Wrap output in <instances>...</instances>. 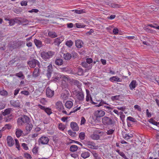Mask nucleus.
I'll use <instances>...</instances> for the list:
<instances>
[{
    "mask_svg": "<svg viewBox=\"0 0 159 159\" xmlns=\"http://www.w3.org/2000/svg\"><path fill=\"white\" fill-rule=\"evenodd\" d=\"M102 122L105 125H114L115 124V122L113 120L106 116L102 118Z\"/></svg>",
    "mask_w": 159,
    "mask_h": 159,
    "instance_id": "obj_1",
    "label": "nucleus"
},
{
    "mask_svg": "<svg viewBox=\"0 0 159 159\" xmlns=\"http://www.w3.org/2000/svg\"><path fill=\"white\" fill-rule=\"evenodd\" d=\"M55 52L52 51L43 52L41 53V55L43 59L45 60L51 58L54 54Z\"/></svg>",
    "mask_w": 159,
    "mask_h": 159,
    "instance_id": "obj_2",
    "label": "nucleus"
},
{
    "mask_svg": "<svg viewBox=\"0 0 159 159\" xmlns=\"http://www.w3.org/2000/svg\"><path fill=\"white\" fill-rule=\"evenodd\" d=\"M29 121V118L27 116H24L22 117L18 118L17 123L19 125L21 126L25 123H28Z\"/></svg>",
    "mask_w": 159,
    "mask_h": 159,
    "instance_id": "obj_3",
    "label": "nucleus"
},
{
    "mask_svg": "<svg viewBox=\"0 0 159 159\" xmlns=\"http://www.w3.org/2000/svg\"><path fill=\"white\" fill-rule=\"evenodd\" d=\"M70 74H77L79 75H83V70L80 68H75L74 70L70 71Z\"/></svg>",
    "mask_w": 159,
    "mask_h": 159,
    "instance_id": "obj_4",
    "label": "nucleus"
},
{
    "mask_svg": "<svg viewBox=\"0 0 159 159\" xmlns=\"http://www.w3.org/2000/svg\"><path fill=\"white\" fill-rule=\"evenodd\" d=\"M86 146L89 148L93 149H97L98 148V146H96L95 143L92 141H88L86 142Z\"/></svg>",
    "mask_w": 159,
    "mask_h": 159,
    "instance_id": "obj_5",
    "label": "nucleus"
},
{
    "mask_svg": "<svg viewBox=\"0 0 159 159\" xmlns=\"http://www.w3.org/2000/svg\"><path fill=\"white\" fill-rule=\"evenodd\" d=\"M105 114V112L101 110H97L94 113V115L97 118L103 116Z\"/></svg>",
    "mask_w": 159,
    "mask_h": 159,
    "instance_id": "obj_6",
    "label": "nucleus"
},
{
    "mask_svg": "<svg viewBox=\"0 0 159 159\" xmlns=\"http://www.w3.org/2000/svg\"><path fill=\"white\" fill-rule=\"evenodd\" d=\"M76 98L79 101H82L84 99V95L82 92L78 91L75 92Z\"/></svg>",
    "mask_w": 159,
    "mask_h": 159,
    "instance_id": "obj_7",
    "label": "nucleus"
},
{
    "mask_svg": "<svg viewBox=\"0 0 159 159\" xmlns=\"http://www.w3.org/2000/svg\"><path fill=\"white\" fill-rule=\"evenodd\" d=\"M39 142L42 144H46L48 143L49 141V139L48 137L43 136L40 138L39 139Z\"/></svg>",
    "mask_w": 159,
    "mask_h": 159,
    "instance_id": "obj_8",
    "label": "nucleus"
},
{
    "mask_svg": "<svg viewBox=\"0 0 159 159\" xmlns=\"http://www.w3.org/2000/svg\"><path fill=\"white\" fill-rule=\"evenodd\" d=\"M28 63L30 66L32 68L34 67L36 64L38 65V66L39 64V62L37 60L34 59L29 61Z\"/></svg>",
    "mask_w": 159,
    "mask_h": 159,
    "instance_id": "obj_9",
    "label": "nucleus"
},
{
    "mask_svg": "<svg viewBox=\"0 0 159 159\" xmlns=\"http://www.w3.org/2000/svg\"><path fill=\"white\" fill-rule=\"evenodd\" d=\"M69 92L68 90L65 89L61 95V98L64 100L67 99L69 96Z\"/></svg>",
    "mask_w": 159,
    "mask_h": 159,
    "instance_id": "obj_10",
    "label": "nucleus"
},
{
    "mask_svg": "<svg viewBox=\"0 0 159 159\" xmlns=\"http://www.w3.org/2000/svg\"><path fill=\"white\" fill-rule=\"evenodd\" d=\"M64 40V38L63 36L59 37L56 38L54 40L55 45L58 46Z\"/></svg>",
    "mask_w": 159,
    "mask_h": 159,
    "instance_id": "obj_11",
    "label": "nucleus"
},
{
    "mask_svg": "<svg viewBox=\"0 0 159 159\" xmlns=\"http://www.w3.org/2000/svg\"><path fill=\"white\" fill-rule=\"evenodd\" d=\"M70 127L74 131H78L79 130V127L75 122H71L70 124Z\"/></svg>",
    "mask_w": 159,
    "mask_h": 159,
    "instance_id": "obj_12",
    "label": "nucleus"
},
{
    "mask_svg": "<svg viewBox=\"0 0 159 159\" xmlns=\"http://www.w3.org/2000/svg\"><path fill=\"white\" fill-rule=\"evenodd\" d=\"M7 142L8 145L9 147H12L14 144V141L11 136H8L7 139Z\"/></svg>",
    "mask_w": 159,
    "mask_h": 159,
    "instance_id": "obj_13",
    "label": "nucleus"
},
{
    "mask_svg": "<svg viewBox=\"0 0 159 159\" xmlns=\"http://www.w3.org/2000/svg\"><path fill=\"white\" fill-rule=\"evenodd\" d=\"M138 84L136 80H132L129 85V87L130 90H133L137 86Z\"/></svg>",
    "mask_w": 159,
    "mask_h": 159,
    "instance_id": "obj_14",
    "label": "nucleus"
},
{
    "mask_svg": "<svg viewBox=\"0 0 159 159\" xmlns=\"http://www.w3.org/2000/svg\"><path fill=\"white\" fill-rule=\"evenodd\" d=\"M47 96L49 97H52L54 94V91L51 90L49 87L47 88L46 89V93Z\"/></svg>",
    "mask_w": 159,
    "mask_h": 159,
    "instance_id": "obj_15",
    "label": "nucleus"
},
{
    "mask_svg": "<svg viewBox=\"0 0 159 159\" xmlns=\"http://www.w3.org/2000/svg\"><path fill=\"white\" fill-rule=\"evenodd\" d=\"M109 80L110 81L112 82H120L122 81V79L117 76L111 77L109 78Z\"/></svg>",
    "mask_w": 159,
    "mask_h": 159,
    "instance_id": "obj_16",
    "label": "nucleus"
},
{
    "mask_svg": "<svg viewBox=\"0 0 159 159\" xmlns=\"http://www.w3.org/2000/svg\"><path fill=\"white\" fill-rule=\"evenodd\" d=\"M52 71V63H50L48 66L47 76L48 78H50L51 76V74Z\"/></svg>",
    "mask_w": 159,
    "mask_h": 159,
    "instance_id": "obj_17",
    "label": "nucleus"
},
{
    "mask_svg": "<svg viewBox=\"0 0 159 159\" xmlns=\"http://www.w3.org/2000/svg\"><path fill=\"white\" fill-rule=\"evenodd\" d=\"M75 44L77 48H80L83 46L84 43L82 40L78 39L75 41Z\"/></svg>",
    "mask_w": 159,
    "mask_h": 159,
    "instance_id": "obj_18",
    "label": "nucleus"
},
{
    "mask_svg": "<svg viewBox=\"0 0 159 159\" xmlns=\"http://www.w3.org/2000/svg\"><path fill=\"white\" fill-rule=\"evenodd\" d=\"M56 108L60 111H62L64 107L61 102H57L56 104Z\"/></svg>",
    "mask_w": 159,
    "mask_h": 159,
    "instance_id": "obj_19",
    "label": "nucleus"
},
{
    "mask_svg": "<svg viewBox=\"0 0 159 159\" xmlns=\"http://www.w3.org/2000/svg\"><path fill=\"white\" fill-rule=\"evenodd\" d=\"M90 156V153L88 151H84L82 152L81 156L84 159L89 157Z\"/></svg>",
    "mask_w": 159,
    "mask_h": 159,
    "instance_id": "obj_20",
    "label": "nucleus"
},
{
    "mask_svg": "<svg viewBox=\"0 0 159 159\" xmlns=\"http://www.w3.org/2000/svg\"><path fill=\"white\" fill-rule=\"evenodd\" d=\"M11 105L15 107H18L20 106V102L18 100L16 101L12 100L10 101Z\"/></svg>",
    "mask_w": 159,
    "mask_h": 159,
    "instance_id": "obj_21",
    "label": "nucleus"
},
{
    "mask_svg": "<svg viewBox=\"0 0 159 159\" xmlns=\"http://www.w3.org/2000/svg\"><path fill=\"white\" fill-rule=\"evenodd\" d=\"M27 124L25 127V129L28 132L26 134H27L30 131L32 128V125L30 123H26Z\"/></svg>",
    "mask_w": 159,
    "mask_h": 159,
    "instance_id": "obj_22",
    "label": "nucleus"
},
{
    "mask_svg": "<svg viewBox=\"0 0 159 159\" xmlns=\"http://www.w3.org/2000/svg\"><path fill=\"white\" fill-rule=\"evenodd\" d=\"M70 82L74 84V85L77 86L79 88L81 85V83L79 81L77 80H72L71 81H70Z\"/></svg>",
    "mask_w": 159,
    "mask_h": 159,
    "instance_id": "obj_23",
    "label": "nucleus"
},
{
    "mask_svg": "<svg viewBox=\"0 0 159 159\" xmlns=\"http://www.w3.org/2000/svg\"><path fill=\"white\" fill-rule=\"evenodd\" d=\"M90 138L94 140H98L100 138V136L98 134L93 133L90 136Z\"/></svg>",
    "mask_w": 159,
    "mask_h": 159,
    "instance_id": "obj_24",
    "label": "nucleus"
},
{
    "mask_svg": "<svg viewBox=\"0 0 159 159\" xmlns=\"http://www.w3.org/2000/svg\"><path fill=\"white\" fill-rule=\"evenodd\" d=\"M35 45L37 47L40 48L42 46V43L41 41L37 39H35L34 40Z\"/></svg>",
    "mask_w": 159,
    "mask_h": 159,
    "instance_id": "obj_25",
    "label": "nucleus"
},
{
    "mask_svg": "<svg viewBox=\"0 0 159 159\" xmlns=\"http://www.w3.org/2000/svg\"><path fill=\"white\" fill-rule=\"evenodd\" d=\"M104 104H107V105H110L109 104L107 103L103 100H101L100 102L98 104L97 103V104H96V105H95V107H99L101 106H103V105Z\"/></svg>",
    "mask_w": 159,
    "mask_h": 159,
    "instance_id": "obj_26",
    "label": "nucleus"
},
{
    "mask_svg": "<svg viewBox=\"0 0 159 159\" xmlns=\"http://www.w3.org/2000/svg\"><path fill=\"white\" fill-rule=\"evenodd\" d=\"M48 35L49 36L52 38H55L57 36V34L55 32L53 31L49 32Z\"/></svg>",
    "mask_w": 159,
    "mask_h": 159,
    "instance_id": "obj_27",
    "label": "nucleus"
},
{
    "mask_svg": "<svg viewBox=\"0 0 159 159\" xmlns=\"http://www.w3.org/2000/svg\"><path fill=\"white\" fill-rule=\"evenodd\" d=\"M23 133V131L20 129H16V134L17 137H20Z\"/></svg>",
    "mask_w": 159,
    "mask_h": 159,
    "instance_id": "obj_28",
    "label": "nucleus"
},
{
    "mask_svg": "<svg viewBox=\"0 0 159 159\" xmlns=\"http://www.w3.org/2000/svg\"><path fill=\"white\" fill-rule=\"evenodd\" d=\"M116 152H118V154L122 157L125 159H129L126 157L125 153L122 152H120V150H116Z\"/></svg>",
    "mask_w": 159,
    "mask_h": 159,
    "instance_id": "obj_29",
    "label": "nucleus"
},
{
    "mask_svg": "<svg viewBox=\"0 0 159 159\" xmlns=\"http://www.w3.org/2000/svg\"><path fill=\"white\" fill-rule=\"evenodd\" d=\"M63 60L60 58L57 59L55 61V63L58 66H61L63 64Z\"/></svg>",
    "mask_w": 159,
    "mask_h": 159,
    "instance_id": "obj_30",
    "label": "nucleus"
},
{
    "mask_svg": "<svg viewBox=\"0 0 159 159\" xmlns=\"http://www.w3.org/2000/svg\"><path fill=\"white\" fill-rule=\"evenodd\" d=\"M11 109L10 108H8L6 109L2 113V114L3 116H6L9 114L11 112Z\"/></svg>",
    "mask_w": 159,
    "mask_h": 159,
    "instance_id": "obj_31",
    "label": "nucleus"
},
{
    "mask_svg": "<svg viewBox=\"0 0 159 159\" xmlns=\"http://www.w3.org/2000/svg\"><path fill=\"white\" fill-rule=\"evenodd\" d=\"M71 157L70 159H78V155L75 153L73 152L72 153H70Z\"/></svg>",
    "mask_w": 159,
    "mask_h": 159,
    "instance_id": "obj_32",
    "label": "nucleus"
},
{
    "mask_svg": "<svg viewBox=\"0 0 159 159\" xmlns=\"http://www.w3.org/2000/svg\"><path fill=\"white\" fill-rule=\"evenodd\" d=\"M133 137V135L132 134L128 133L125 134V136L124 137L125 139H129Z\"/></svg>",
    "mask_w": 159,
    "mask_h": 159,
    "instance_id": "obj_33",
    "label": "nucleus"
},
{
    "mask_svg": "<svg viewBox=\"0 0 159 159\" xmlns=\"http://www.w3.org/2000/svg\"><path fill=\"white\" fill-rule=\"evenodd\" d=\"M21 24H23L24 25H26L29 24L30 23V21L26 19L21 18Z\"/></svg>",
    "mask_w": 159,
    "mask_h": 159,
    "instance_id": "obj_34",
    "label": "nucleus"
},
{
    "mask_svg": "<svg viewBox=\"0 0 159 159\" xmlns=\"http://www.w3.org/2000/svg\"><path fill=\"white\" fill-rule=\"evenodd\" d=\"M78 147L76 145H72L70 146V151L75 152L77 150Z\"/></svg>",
    "mask_w": 159,
    "mask_h": 159,
    "instance_id": "obj_35",
    "label": "nucleus"
},
{
    "mask_svg": "<svg viewBox=\"0 0 159 159\" xmlns=\"http://www.w3.org/2000/svg\"><path fill=\"white\" fill-rule=\"evenodd\" d=\"M110 7L113 8H119L121 7V5L115 3H111L109 5Z\"/></svg>",
    "mask_w": 159,
    "mask_h": 159,
    "instance_id": "obj_36",
    "label": "nucleus"
},
{
    "mask_svg": "<svg viewBox=\"0 0 159 159\" xmlns=\"http://www.w3.org/2000/svg\"><path fill=\"white\" fill-rule=\"evenodd\" d=\"M0 94L2 96H6L7 95V92L3 89H0Z\"/></svg>",
    "mask_w": 159,
    "mask_h": 159,
    "instance_id": "obj_37",
    "label": "nucleus"
},
{
    "mask_svg": "<svg viewBox=\"0 0 159 159\" xmlns=\"http://www.w3.org/2000/svg\"><path fill=\"white\" fill-rule=\"evenodd\" d=\"M16 76L20 78L21 79H23L24 78L25 76L23 74L22 72H20L16 74Z\"/></svg>",
    "mask_w": 159,
    "mask_h": 159,
    "instance_id": "obj_38",
    "label": "nucleus"
},
{
    "mask_svg": "<svg viewBox=\"0 0 159 159\" xmlns=\"http://www.w3.org/2000/svg\"><path fill=\"white\" fill-rule=\"evenodd\" d=\"M78 57V54L77 53L74 52H72L71 54H70V58L71 57L73 58H75Z\"/></svg>",
    "mask_w": 159,
    "mask_h": 159,
    "instance_id": "obj_39",
    "label": "nucleus"
},
{
    "mask_svg": "<svg viewBox=\"0 0 159 159\" xmlns=\"http://www.w3.org/2000/svg\"><path fill=\"white\" fill-rule=\"evenodd\" d=\"M85 134L83 132H81L79 134V137L81 140H83L84 139Z\"/></svg>",
    "mask_w": 159,
    "mask_h": 159,
    "instance_id": "obj_40",
    "label": "nucleus"
},
{
    "mask_svg": "<svg viewBox=\"0 0 159 159\" xmlns=\"http://www.w3.org/2000/svg\"><path fill=\"white\" fill-rule=\"evenodd\" d=\"M86 100L87 102H88L89 101V98H90V97H91V96L90 95L89 93V91L86 89Z\"/></svg>",
    "mask_w": 159,
    "mask_h": 159,
    "instance_id": "obj_41",
    "label": "nucleus"
},
{
    "mask_svg": "<svg viewBox=\"0 0 159 159\" xmlns=\"http://www.w3.org/2000/svg\"><path fill=\"white\" fill-rule=\"evenodd\" d=\"M120 97V95H119L114 96H112L111 97V99L113 101H115V100H119V99Z\"/></svg>",
    "mask_w": 159,
    "mask_h": 159,
    "instance_id": "obj_42",
    "label": "nucleus"
},
{
    "mask_svg": "<svg viewBox=\"0 0 159 159\" xmlns=\"http://www.w3.org/2000/svg\"><path fill=\"white\" fill-rule=\"evenodd\" d=\"M63 57L64 59L66 60H68L70 59V54L69 53L67 52L64 54Z\"/></svg>",
    "mask_w": 159,
    "mask_h": 159,
    "instance_id": "obj_43",
    "label": "nucleus"
},
{
    "mask_svg": "<svg viewBox=\"0 0 159 159\" xmlns=\"http://www.w3.org/2000/svg\"><path fill=\"white\" fill-rule=\"evenodd\" d=\"M75 25L77 28H84L86 26L85 25L80 23H76Z\"/></svg>",
    "mask_w": 159,
    "mask_h": 159,
    "instance_id": "obj_44",
    "label": "nucleus"
},
{
    "mask_svg": "<svg viewBox=\"0 0 159 159\" xmlns=\"http://www.w3.org/2000/svg\"><path fill=\"white\" fill-rule=\"evenodd\" d=\"M39 73V69L38 68H36L34 69V71H33V74L34 76L36 77L38 76Z\"/></svg>",
    "mask_w": 159,
    "mask_h": 159,
    "instance_id": "obj_45",
    "label": "nucleus"
},
{
    "mask_svg": "<svg viewBox=\"0 0 159 159\" xmlns=\"http://www.w3.org/2000/svg\"><path fill=\"white\" fill-rule=\"evenodd\" d=\"M11 125L10 124H7L5 125L2 128V130L3 131L6 129H11Z\"/></svg>",
    "mask_w": 159,
    "mask_h": 159,
    "instance_id": "obj_46",
    "label": "nucleus"
},
{
    "mask_svg": "<svg viewBox=\"0 0 159 159\" xmlns=\"http://www.w3.org/2000/svg\"><path fill=\"white\" fill-rule=\"evenodd\" d=\"M21 18H16L14 19L15 23H18L19 25L21 24Z\"/></svg>",
    "mask_w": 159,
    "mask_h": 159,
    "instance_id": "obj_47",
    "label": "nucleus"
},
{
    "mask_svg": "<svg viewBox=\"0 0 159 159\" xmlns=\"http://www.w3.org/2000/svg\"><path fill=\"white\" fill-rule=\"evenodd\" d=\"M58 127L60 130L62 131L65 129V126L62 123H60L59 124Z\"/></svg>",
    "mask_w": 159,
    "mask_h": 159,
    "instance_id": "obj_48",
    "label": "nucleus"
},
{
    "mask_svg": "<svg viewBox=\"0 0 159 159\" xmlns=\"http://www.w3.org/2000/svg\"><path fill=\"white\" fill-rule=\"evenodd\" d=\"M15 145L16 146V147L18 149V150H19L20 149V147L19 142L18 141V140L16 139H15Z\"/></svg>",
    "mask_w": 159,
    "mask_h": 159,
    "instance_id": "obj_49",
    "label": "nucleus"
},
{
    "mask_svg": "<svg viewBox=\"0 0 159 159\" xmlns=\"http://www.w3.org/2000/svg\"><path fill=\"white\" fill-rule=\"evenodd\" d=\"M149 122L154 125H156V126H157V125H158V123L157 122V121H155V120H153V119H150L149 120Z\"/></svg>",
    "mask_w": 159,
    "mask_h": 159,
    "instance_id": "obj_50",
    "label": "nucleus"
},
{
    "mask_svg": "<svg viewBox=\"0 0 159 159\" xmlns=\"http://www.w3.org/2000/svg\"><path fill=\"white\" fill-rule=\"evenodd\" d=\"M24 156L25 158L27 159H31L32 157L31 155L27 153H24Z\"/></svg>",
    "mask_w": 159,
    "mask_h": 159,
    "instance_id": "obj_51",
    "label": "nucleus"
},
{
    "mask_svg": "<svg viewBox=\"0 0 159 159\" xmlns=\"http://www.w3.org/2000/svg\"><path fill=\"white\" fill-rule=\"evenodd\" d=\"M20 93L22 94H23L25 96H27L30 95V92L27 91L23 90L21 91Z\"/></svg>",
    "mask_w": 159,
    "mask_h": 159,
    "instance_id": "obj_52",
    "label": "nucleus"
},
{
    "mask_svg": "<svg viewBox=\"0 0 159 159\" xmlns=\"http://www.w3.org/2000/svg\"><path fill=\"white\" fill-rule=\"evenodd\" d=\"M44 111L48 115H50L52 113V112L50 108H46Z\"/></svg>",
    "mask_w": 159,
    "mask_h": 159,
    "instance_id": "obj_53",
    "label": "nucleus"
},
{
    "mask_svg": "<svg viewBox=\"0 0 159 159\" xmlns=\"http://www.w3.org/2000/svg\"><path fill=\"white\" fill-rule=\"evenodd\" d=\"M80 109V107H74V108L73 109V110L70 111V114L72 113L75 112L79 110Z\"/></svg>",
    "mask_w": 159,
    "mask_h": 159,
    "instance_id": "obj_54",
    "label": "nucleus"
},
{
    "mask_svg": "<svg viewBox=\"0 0 159 159\" xmlns=\"http://www.w3.org/2000/svg\"><path fill=\"white\" fill-rule=\"evenodd\" d=\"M39 10H38L37 9H33L30 10H29L28 11V12L30 13L34 12V13H38V12H39Z\"/></svg>",
    "mask_w": 159,
    "mask_h": 159,
    "instance_id": "obj_55",
    "label": "nucleus"
},
{
    "mask_svg": "<svg viewBox=\"0 0 159 159\" xmlns=\"http://www.w3.org/2000/svg\"><path fill=\"white\" fill-rule=\"evenodd\" d=\"M71 11H74L75 13L78 14H81L83 12L82 10H71Z\"/></svg>",
    "mask_w": 159,
    "mask_h": 159,
    "instance_id": "obj_56",
    "label": "nucleus"
},
{
    "mask_svg": "<svg viewBox=\"0 0 159 159\" xmlns=\"http://www.w3.org/2000/svg\"><path fill=\"white\" fill-rule=\"evenodd\" d=\"M107 106H104L103 107L104 108L107 109V111H110L111 110L113 109V108L111 107V106L110 105Z\"/></svg>",
    "mask_w": 159,
    "mask_h": 159,
    "instance_id": "obj_57",
    "label": "nucleus"
},
{
    "mask_svg": "<svg viewBox=\"0 0 159 159\" xmlns=\"http://www.w3.org/2000/svg\"><path fill=\"white\" fill-rule=\"evenodd\" d=\"M92 153L95 159H99L98 154L95 151H93L92 152Z\"/></svg>",
    "mask_w": 159,
    "mask_h": 159,
    "instance_id": "obj_58",
    "label": "nucleus"
},
{
    "mask_svg": "<svg viewBox=\"0 0 159 159\" xmlns=\"http://www.w3.org/2000/svg\"><path fill=\"white\" fill-rule=\"evenodd\" d=\"M38 147L36 146L34 147L32 150L34 154L37 153L38 152Z\"/></svg>",
    "mask_w": 159,
    "mask_h": 159,
    "instance_id": "obj_59",
    "label": "nucleus"
},
{
    "mask_svg": "<svg viewBox=\"0 0 159 159\" xmlns=\"http://www.w3.org/2000/svg\"><path fill=\"white\" fill-rule=\"evenodd\" d=\"M149 9H151V10H152L153 11H156V10H157V9L156 8V7L155 6H154L153 5H151L149 7Z\"/></svg>",
    "mask_w": 159,
    "mask_h": 159,
    "instance_id": "obj_60",
    "label": "nucleus"
},
{
    "mask_svg": "<svg viewBox=\"0 0 159 159\" xmlns=\"http://www.w3.org/2000/svg\"><path fill=\"white\" fill-rule=\"evenodd\" d=\"M9 25H13L15 23L14 19H10V20H9Z\"/></svg>",
    "mask_w": 159,
    "mask_h": 159,
    "instance_id": "obj_61",
    "label": "nucleus"
},
{
    "mask_svg": "<svg viewBox=\"0 0 159 159\" xmlns=\"http://www.w3.org/2000/svg\"><path fill=\"white\" fill-rule=\"evenodd\" d=\"M116 108H117L119 110H121L122 111H124L126 109V107L125 106H123L121 107H116Z\"/></svg>",
    "mask_w": 159,
    "mask_h": 159,
    "instance_id": "obj_62",
    "label": "nucleus"
},
{
    "mask_svg": "<svg viewBox=\"0 0 159 159\" xmlns=\"http://www.w3.org/2000/svg\"><path fill=\"white\" fill-rule=\"evenodd\" d=\"M119 32V30L117 28H114L113 30V33L114 35L118 34Z\"/></svg>",
    "mask_w": 159,
    "mask_h": 159,
    "instance_id": "obj_63",
    "label": "nucleus"
},
{
    "mask_svg": "<svg viewBox=\"0 0 159 159\" xmlns=\"http://www.w3.org/2000/svg\"><path fill=\"white\" fill-rule=\"evenodd\" d=\"M134 109H137L138 111H141V109L140 107L138 105H135L134 106Z\"/></svg>",
    "mask_w": 159,
    "mask_h": 159,
    "instance_id": "obj_64",
    "label": "nucleus"
}]
</instances>
